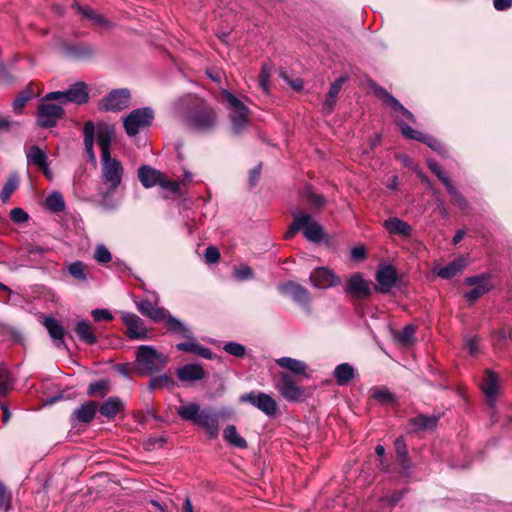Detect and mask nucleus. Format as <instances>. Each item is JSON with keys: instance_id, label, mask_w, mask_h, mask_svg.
<instances>
[{"instance_id": "nucleus-1", "label": "nucleus", "mask_w": 512, "mask_h": 512, "mask_svg": "<svg viewBox=\"0 0 512 512\" xmlns=\"http://www.w3.org/2000/svg\"><path fill=\"white\" fill-rule=\"evenodd\" d=\"M374 91L379 97L383 99L384 103L391 107V109H393V111L396 113L395 118L397 125H399L404 136L423 142L435 151H440L442 145L436 138L414 130L400 119V116H402L410 122L415 121L414 115L409 110H407L394 96H392L382 87H376Z\"/></svg>"}, {"instance_id": "nucleus-2", "label": "nucleus", "mask_w": 512, "mask_h": 512, "mask_svg": "<svg viewBox=\"0 0 512 512\" xmlns=\"http://www.w3.org/2000/svg\"><path fill=\"white\" fill-rule=\"evenodd\" d=\"M177 414L182 420L191 421L203 428L210 438H216L219 434V417L211 409H201L195 402L183 404L177 408Z\"/></svg>"}, {"instance_id": "nucleus-3", "label": "nucleus", "mask_w": 512, "mask_h": 512, "mask_svg": "<svg viewBox=\"0 0 512 512\" xmlns=\"http://www.w3.org/2000/svg\"><path fill=\"white\" fill-rule=\"evenodd\" d=\"M222 94L228 104L231 132L242 135L251 125V110L230 91L223 90Z\"/></svg>"}, {"instance_id": "nucleus-4", "label": "nucleus", "mask_w": 512, "mask_h": 512, "mask_svg": "<svg viewBox=\"0 0 512 512\" xmlns=\"http://www.w3.org/2000/svg\"><path fill=\"white\" fill-rule=\"evenodd\" d=\"M217 112L206 101L200 100L185 116V124L195 131L207 132L217 124Z\"/></svg>"}, {"instance_id": "nucleus-5", "label": "nucleus", "mask_w": 512, "mask_h": 512, "mask_svg": "<svg viewBox=\"0 0 512 512\" xmlns=\"http://www.w3.org/2000/svg\"><path fill=\"white\" fill-rule=\"evenodd\" d=\"M293 222L285 233V239H291L298 231H302L304 237L311 242L319 243L324 239L322 227L306 213L293 212Z\"/></svg>"}, {"instance_id": "nucleus-6", "label": "nucleus", "mask_w": 512, "mask_h": 512, "mask_svg": "<svg viewBox=\"0 0 512 512\" xmlns=\"http://www.w3.org/2000/svg\"><path fill=\"white\" fill-rule=\"evenodd\" d=\"M123 167L120 161L115 158H102L101 170V196L103 199L111 196L122 182Z\"/></svg>"}, {"instance_id": "nucleus-7", "label": "nucleus", "mask_w": 512, "mask_h": 512, "mask_svg": "<svg viewBox=\"0 0 512 512\" xmlns=\"http://www.w3.org/2000/svg\"><path fill=\"white\" fill-rule=\"evenodd\" d=\"M167 362V357L152 346L141 345L137 349L136 363L140 367L141 373L153 374L158 372L166 366Z\"/></svg>"}, {"instance_id": "nucleus-8", "label": "nucleus", "mask_w": 512, "mask_h": 512, "mask_svg": "<svg viewBox=\"0 0 512 512\" xmlns=\"http://www.w3.org/2000/svg\"><path fill=\"white\" fill-rule=\"evenodd\" d=\"M88 99L89 93L87 85L84 82H77L65 91L50 92L44 97V100L47 101L57 100L61 104L75 103L77 105L86 103Z\"/></svg>"}, {"instance_id": "nucleus-9", "label": "nucleus", "mask_w": 512, "mask_h": 512, "mask_svg": "<svg viewBox=\"0 0 512 512\" xmlns=\"http://www.w3.org/2000/svg\"><path fill=\"white\" fill-rule=\"evenodd\" d=\"M154 112L150 107L137 108L131 111L123 120V126L128 136H136L142 129L151 125Z\"/></svg>"}, {"instance_id": "nucleus-10", "label": "nucleus", "mask_w": 512, "mask_h": 512, "mask_svg": "<svg viewBox=\"0 0 512 512\" xmlns=\"http://www.w3.org/2000/svg\"><path fill=\"white\" fill-rule=\"evenodd\" d=\"M130 101L131 92L129 89H114L101 99L99 109L102 111L120 112L129 107Z\"/></svg>"}, {"instance_id": "nucleus-11", "label": "nucleus", "mask_w": 512, "mask_h": 512, "mask_svg": "<svg viewBox=\"0 0 512 512\" xmlns=\"http://www.w3.org/2000/svg\"><path fill=\"white\" fill-rule=\"evenodd\" d=\"M46 101L43 99V103L37 109V124L41 128H52L63 117L64 109L61 105L47 103Z\"/></svg>"}, {"instance_id": "nucleus-12", "label": "nucleus", "mask_w": 512, "mask_h": 512, "mask_svg": "<svg viewBox=\"0 0 512 512\" xmlns=\"http://www.w3.org/2000/svg\"><path fill=\"white\" fill-rule=\"evenodd\" d=\"M240 401L250 403L269 417H273L277 413L278 407L276 401L264 392L252 391L250 393L243 394L240 396Z\"/></svg>"}, {"instance_id": "nucleus-13", "label": "nucleus", "mask_w": 512, "mask_h": 512, "mask_svg": "<svg viewBox=\"0 0 512 512\" xmlns=\"http://www.w3.org/2000/svg\"><path fill=\"white\" fill-rule=\"evenodd\" d=\"M122 321L127 328V335L130 339L146 340L149 338V331L143 320L134 313L123 312Z\"/></svg>"}, {"instance_id": "nucleus-14", "label": "nucleus", "mask_w": 512, "mask_h": 512, "mask_svg": "<svg viewBox=\"0 0 512 512\" xmlns=\"http://www.w3.org/2000/svg\"><path fill=\"white\" fill-rule=\"evenodd\" d=\"M276 388L287 401H300L303 399V388L298 386L293 377L287 373L280 375Z\"/></svg>"}, {"instance_id": "nucleus-15", "label": "nucleus", "mask_w": 512, "mask_h": 512, "mask_svg": "<svg viewBox=\"0 0 512 512\" xmlns=\"http://www.w3.org/2000/svg\"><path fill=\"white\" fill-rule=\"evenodd\" d=\"M155 301L152 302L148 299L135 300L137 310L145 317L150 318L154 322H162L167 317V311L163 307H159L158 296L155 295Z\"/></svg>"}, {"instance_id": "nucleus-16", "label": "nucleus", "mask_w": 512, "mask_h": 512, "mask_svg": "<svg viewBox=\"0 0 512 512\" xmlns=\"http://www.w3.org/2000/svg\"><path fill=\"white\" fill-rule=\"evenodd\" d=\"M310 282L315 288L327 289L341 283L340 278L326 267H318L310 274Z\"/></svg>"}, {"instance_id": "nucleus-17", "label": "nucleus", "mask_w": 512, "mask_h": 512, "mask_svg": "<svg viewBox=\"0 0 512 512\" xmlns=\"http://www.w3.org/2000/svg\"><path fill=\"white\" fill-rule=\"evenodd\" d=\"M465 284L468 286H475L472 290L465 293V298L471 303L478 300L491 289V284L487 275L467 277L465 279Z\"/></svg>"}, {"instance_id": "nucleus-18", "label": "nucleus", "mask_w": 512, "mask_h": 512, "mask_svg": "<svg viewBox=\"0 0 512 512\" xmlns=\"http://www.w3.org/2000/svg\"><path fill=\"white\" fill-rule=\"evenodd\" d=\"M397 280V273L393 266H381L376 272V281L378 283V290L381 293H388L395 285Z\"/></svg>"}, {"instance_id": "nucleus-19", "label": "nucleus", "mask_w": 512, "mask_h": 512, "mask_svg": "<svg viewBox=\"0 0 512 512\" xmlns=\"http://www.w3.org/2000/svg\"><path fill=\"white\" fill-rule=\"evenodd\" d=\"M187 341L178 343L176 345L177 350L188 352L195 354L197 356L203 357L205 359H212L213 353L210 349L202 346L195 337H193L192 332L189 333V337H186Z\"/></svg>"}, {"instance_id": "nucleus-20", "label": "nucleus", "mask_w": 512, "mask_h": 512, "mask_svg": "<svg viewBox=\"0 0 512 512\" xmlns=\"http://www.w3.org/2000/svg\"><path fill=\"white\" fill-rule=\"evenodd\" d=\"M345 292L356 297H367L370 295L369 282L364 280L360 274H354L347 280Z\"/></svg>"}, {"instance_id": "nucleus-21", "label": "nucleus", "mask_w": 512, "mask_h": 512, "mask_svg": "<svg viewBox=\"0 0 512 512\" xmlns=\"http://www.w3.org/2000/svg\"><path fill=\"white\" fill-rule=\"evenodd\" d=\"M481 389L486 396L489 406L493 407L499 390L497 375L492 371H486Z\"/></svg>"}, {"instance_id": "nucleus-22", "label": "nucleus", "mask_w": 512, "mask_h": 512, "mask_svg": "<svg viewBox=\"0 0 512 512\" xmlns=\"http://www.w3.org/2000/svg\"><path fill=\"white\" fill-rule=\"evenodd\" d=\"M42 324L47 329L55 346H57V347L65 346L64 329H63V326L61 325V323L57 319H55L53 317H45L42 321Z\"/></svg>"}, {"instance_id": "nucleus-23", "label": "nucleus", "mask_w": 512, "mask_h": 512, "mask_svg": "<svg viewBox=\"0 0 512 512\" xmlns=\"http://www.w3.org/2000/svg\"><path fill=\"white\" fill-rule=\"evenodd\" d=\"M383 226L390 234L393 235L410 237L412 234L411 225L397 217H390L386 219Z\"/></svg>"}, {"instance_id": "nucleus-24", "label": "nucleus", "mask_w": 512, "mask_h": 512, "mask_svg": "<svg viewBox=\"0 0 512 512\" xmlns=\"http://www.w3.org/2000/svg\"><path fill=\"white\" fill-rule=\"evenodd\" d=\"M98 410L102 416L112 420L124 410V403L119 397L113 396L103 402L100 407L98 406Z\"/></svg>"}, {"instance_id": "nucleus-25", "label": "nucleus", "mask_w": 512, "mask_h": 512, "mask_svg": "<svg viewBox=\"0 0 512 512\" xmlns=\"http://www.w3.org/2000/svg\"><path fill=\"white\" fill-rule=\"evenodd\" d=\"M177 376L182 382H191L203 379L205 371L198 364H186L177 370Z\"/></svg>"}, {"instance_id": "nucleus-26", "label": "nucleus", "mask_w": 512, "mask_h": 512, "mask_svg": "<svg viewBox=\"0 0 512 512\" xmlns=\"http://www.w3.org/2000/svg\"><path fill=\"white\" fill-rule=\"evenodd\" d=\"M282 293L290 296L298 303L307 304L310 300L308 290L300 284L289 282L281 286Z\"/></svg>"}, {"instance_id": "nucleus-27", "label": "nucleus", "mask_w": 512, "mask_h": 512, "mask_svg": "<svg viewBox=\"0 0 512 512\" xmlns=\"http://www.w3.org/2000/svg\"><path fill=\"white\" fill-rule=\"evenodd\" d=\"M162 175V172L150 166H141L138 170L139 180L145 188H151L158 185Z\"/></svg>"}, {"instance_id": "nucleus-28", "label": "nucleus", "mask_w": 512, "mask_h": 512, "mask_svg": "<svg viewBox=\"0 0 512 512\" xmlns=\"http://www.w3.org/2000/svg\"><path fill=\"white\" fill-rule=\"evenodd\" d=\"M98 404L94 401H87L73 412V417L80 423H90L95 418Z\"/></svg>"}, {"instance_id": "nucleus-29", "label": "nucleus", "mask_w": 512, "mask_h": 512, "mask_svg": "<svg viewBox=\"0 0 512 512\" xmlns=\"http://www.w3.org/2000/svg\"><path fill=\"white\" fill-rule=\"evenodd\" d=\"M114 137V131L110 127L99 128L97 131V143L101 150V159L111 157L110 145Z\"/></svg>"}, {"instance_id": "nucleus-30", "label": "nucleus", "mask_w": 512, "mask_h": 512, "mask_svg": "<svg viewBox=\"0 0 512 512\" xmlns=\"http://www.w3.org/2000/svg\"><path fill=\"white\" fill-rule=\"evenodd\" d=\"M345 81L346 78L340 77L331 85L327 93L326 100L323 103V109L326 111V113H330L334 109L339 92Z\"/></svg>"}, {"instance_id": "nucleus-31", "label": "nucleus", "mask_w": 512, "mask_h": 512, "mask_svg": "<svg viewBox=\"0 0 512 512\" xmlns=\"http://www.w3.org/2000/svg\"><path fill=\"white\" fill-rule=\"evenodd\" d=\"M75 332L79 339L88 345H93L97 342L92 326L88 321L82 320L77 322Z\"/></svg>"}, {"instance_id": "nucleus-32", "label": "nucleus", "mask_w": 512, "mask_h": 512, "mask_svg": "<svg viewBox=\"0 0 512 512\" xmlns=\"http://www.w3.org/2000/svg\"><path fill=\"white\" fill-rule=\"evenodd\" d=\"M355 375L354 368L349 363H342L334 369V377L340 386L347 385Z\"/></svg>"}, {"instance_id": "nucleus-33", "label": "nucleus", "mask_w": 512, "mask_h": 512, "mask_svg": "<svg viewBox=\"0 0 512 512\" xmlns=\"http://www.w3.org/2000/svg\"><path fill=\"white\" fill-rule=\"evenodd\" d=\"M437 416H427L424 414H419L409 420L410 424L413 426L414 431H421L424 429H432L436 427L438 422Z\"/></svg>"}, {"instance_id": "nucleus-34", "label": "nucleus", "mask_w": 512, "mask_h": 512, "mask_svg": "<svg viewBox=\"0 0 512 512\" xmlns=\"http://www.w3.org/2000/svg\"><path fill=\"white\" fill-rule=\"evenodd\" d=\"M276 362L280 367L297 375H304L307 369V365L304 362L291 357H282L277 359Z\"/></svg>"}, {"instance_id": "nucleus-35", "label": "nucleus", "mask_w": 512, "mask_h": 512, "mask_svg": "<svg viewBox=\"0 0 512 512\" xmlns=\"http://www.w3.org/2000/svg\"><path fill=\"white\" fill-rule=\"evenodd\" d=\"M465 267L464 259H456L437 270V275L443 279H450L457 275Z\"/></svg>"}, {"instance_id": "nucleus-36", "label": "nucleus", "mask_w": 512, "mask_h": 512, "mask_svg": "<svg viewBox=\"0 0 512 512\" xmlns=\"http://www.w3.org/2000/svg\"><path fill=\"white\" fill-rule=\"evenodd\" d=\"M224 439L232 446L237 448H247V441L238 434L235 425H228L223 431Z\"/></svg>"}, {"instance_id": "nucleus-37", "label": "nucleus", "mask_w": 512, "mask_h": 512, "mask_svg": "<svg viewBox=\"0 0 512 512\" xmlns=\"http://www.w3.org/2000/svg\"><path fill=\"white\" fill-rule=\"evenodd\" d=\"M168 326L169 331L179 334L182 337H189L190 329L179 319L172 316L169 311H167V317L163 320Z\"/></svg>"}, {"instance_id": "nucleus-38", "label": "nucleus", "mask_w": 512, "mask_h": 512, "mask_svg": "<svg viewBox=\"0 0 512 512\" xmlns=\"http://www.w3.org/2000/svg\"><path fill=\"white\" fill-rule=\"evenodd\" d=\"M83 133L86 152L91 160H95V154L93 150L95 127L92 121H87L84 124Z\"/></svg>"}, {"instance_id": "nucleus-39", "label": "nucleus", "mask_w": 512, "mask_h": 512, "mask_svg": "<svg viewBox=\"0 0 512 512\" xmlns=\"http://www.w3.org/2000/svg\"><path fill=\"white\" fill-rule=\"evenodd\" d=\"M27 161L38 168H45V164L48 163L46 153L38 146H32L29 149V152L27 153Z\"/></svg>"}, {"instance_id": "nucleus-40", "label": "nucleus", "mask_w": 512, "mask_h": 512, "mask_svg": "<svg viewBox=\"0 0 512 512\" xmlns=\"http://www.w3.org/2000/svg\"><path fill=\"white\" fill-rule=\"evenodd\" d=\"M110 391V381L107 379H101L94 383H91L87 389V395L104 398Z\"/></svg>"}, {"instance_id": "nucleus-41", "label": "nucleus", "mask_w": 512, "mask_h": 512, "mask_svg": "<svg viewBox=\"0 0 512 512\" xmlns=\"http://www.w3.org/2000/svg\"><path fill=\"white\" fill-rule=\"evenodd\" d=\"M18 186L19 178L17 174H10L0 193V198L2 199V201L7 202L13 194V192L18 189Z\"/></svg>"}, {"instance_id": "nucleus-42", "label": "nucleus", "mask_w": 512, "mask_h": 512, "mask_svg": "<svg viewBox=\"0 0 512 512\" xmlns=\"http://www.w3.org/2000/svg\"><path fill=\"white\" fill-rule=\"evenodd\" d=\"M45 206L52 212H62L65 209L64 198L60 193L54 192L45 199Z\"/></svg>"}, {"instance_id": "nucleus-43", "label": "nucleus", "mask_w": 512, "mask_h": 512, "mask_svg": "<svg viewBox=\"0 0 512 512\" xmlns=\"http://www.w3.org/2000/svg\"><path fill=\"white\" fill-rule=\"evenodd\" d=\"M415 331V326L406 325L402 330L395 333V339L403 345H411L415 341Z\"/></svg>"}, {"instance_id": "nucleus-44", "label": "nucleus", "mask_w": 512, "mask_h": 512, "mask_svg": "<svg viewBox=\"0 0 512 512\" xmlns=\"http://www.w3.org/2000/svg\"><path fill=\"white\" fill-rule=\"evenodd\" d=\"M371 397L382 404H389L395 401L394 395L386 388L374 387L370 390Z\"/></svg>"}, {"instance_id": "nucleus-45", "label": "nucleus", "mask_w": 512, "mask_h": 512, "mask_svg": "<svg viewBox=\"0 0 512 512\" xmlns=\"http://www.w3.org/2000/svg\"><path fill=\"white\" fill-rule=\"evenodd\" d=\"M69 274L76 280L85 282L87 280L86 265L82 261H75L68 266Z\"/></svg>"}, {"instance_id": "nucleus-46", "label": "nucleus", "mask_w": 512, "mask_h": 512, "mask_svg": "<svg viewBox=\"0 0 512 512\" xmlns=\"http://www.w3.org/2000/svg\"><path fill=\"white\" fill-rule=\"evenodd\" d=\"M272 73L273 65L271 63H264L259 74V84L265 92H268L269 90Z\"/></svg>"}, {"instance_id": "nucleus-47", "label": "nucleus", "mask_w": 512, "mask_h": 512, "mask_svg": "<svg viewBox=\"0 0 512 512\" xmlns=\"http://www.w3.org/2000/svg\"><path fill=\"white\" fill-rule=\"evenodd\" d=\"M399 463L403 468H408V456L406 443L403 437H398L394 442Z\"/></svg>"}, {"instance_id": "nucleus-48", "label": "nucleus", "mask_w": 512, "mask_h": 512, "mask_svg": "<svg viewBox=\"0 0 512 512\" xmlns=\"http://www.w3.org/2000/svg\"><path fill=\"white\" fill-rule=\"evenodd\" d=\"M448 194L452 197V201L460 209L466 210L468 208V202L465 197L455 188L453 183H450L447 187Z\"/></svg>"}, {"instance_id": "nucleus-49", "label": "nucleus", "mask_w": 512, "mask_h": 512, "mask_svg": "<svg viewBox=\"0 0 512 512\" xmlns=\"http://www.w3.org/2000/svg\"><path fill=\"white\" fill-rule=\"evenodd\" d=\"M34 97V92L31 90H27L20 94L19 97H17L13 103V111L17 114L22 113L23 108L25 107L26 103Z\"/></svg>"}, {"instance_id": "nucleus-50", "label": "nucleus", "mask_w": 512, "mask_h": 512, "mask_svg": "<svg viewBox=\"0 0 512 512\" xmlns=\"http://www.w3.org/2000/svg\"><path fill=\"white\" fill-rule=\"evenodd\" d=\"M429 169L437 176V178L447 187L452 181L449 177L443 172L441 167L434 161L429 159L428 162Z\"/></svg>"}, {"instance_id": "nucleus-51", "label": "nucleus", "mask_w": 512, "mask_h": 512, "mask_svg": "<svg viewBox=\"0 0 512 512\" xmlns=\"http://www.w3.org/2000/svg\"><path fill=\"white\" fill-rule=\"evenodd\" d=\"M224 351L235 357H243L246 353V348L237 342H228L223 347Z\"/></svg>"}, {"instance_id": "nucleus-52", "label": "nucleus", "mask_w": 512, "mask_h": 512, "mask_svg": "<svg viewBox=\"0 0 512 512\" xmlns=\"http://www.w3.org/2000/svg\"><path fill=\"white\" fill-rule=\"evenodd\" d=\"M172 383H173V380L169 376L163 374V375H159V376L151 378V380L149 382V387L151 389L164 388V387H168Z\"/></svg>"}, {"instance_id": "nucleus-53", "label": "nucleus", "mask_w": 512, "mask_h": 512, "mask_svg": "<svg viewBox=\"0 0 512 512\" xmlns=\"http://www.w3.org/2000/svg\"><path fill=\"white\" fill-rule=\"evenodd\" d=\"M94 258L97 262L105 264L111 261L112 255L104 245H98L95 250Z\"/></svg>"}, {"instance_id": "nucleus-54", "label": "nucleus", "mask_w": 512, "mask_h": 512, "mask_svg": "<svg viewBox=\"0 0 512 512\" xmlns=\"http://www.w3.org/2000/svg\"><path fill=\"white\" fill-rule=\"evenodd\" d=\"M234 277L239 281H244L253 278V270L246 265H243L234 270Z\"/></svg>"}, {"instance_id": "nucleus-55", "label": "nucleus", "mask_w": 512, "mask_h": 512, "mask_svg": "<svg viewBox=\"0 0 512 512\" xmlns=\"http://www.w3.org/2000/svg\"><path fill=\"white\" fill-rule=\"evenodd\" d=\"M158 185L164 189L171 191L174 194L179 192V183L174 180L168 179L164 174L162 175Z\"/></svg>"}, {"instance_id": "nucleus-56", "label": "nucleus", "mask_w": 512, "mask_h": 512, "mask_svg": "<svg viewBox=\"0 0 512 512\" xmlns=\"http://www.w3.org/2000/svg\"><path fill=\"white\" fill-rule=\"evenodd\" d=\"M28 214L22 208H13L10 211V218L15 223H23L28 220Z\"/></svg>"}, {"instance_id": "nucleus-57", "label": "nucleus", "mask_w": 512, "mask_h": 512, "mask_svg": "<svg viewBox=\"0 0 512 512\" xmlns=\"http://www.w3.org/2000/svg\"><path fill=\"white\" fill-rule=\"evenodd\" d=\"M220 259V252L214 246H209L205 251V260L207 263H216Z\"/></svg>"}, {"instance_id": "nucleus-58", "label": "nucleus", "mask_w": 512, "mask_h": 512, "mask_svg": "<svg viewBox=\"0 0 512 512\" xmlns=\"http://www.w3.org/2000/svg\"><path fill=\"white\" fill-rule=\"evenodd\" d=\"M92 316L95 321H111L113 315L107 309H95L92 311Z\"/></svg>"}, {"instance_id": "nucleus-59", "label": "nucleus", "mask_w": 512, "mask_h": 512, "mask_svg": "<svg viewBox=\"0 0 512 512\" xmlns=\"http://www.w3.org/2000/svg\"><path fill=\"white\" fill-rule=\"evenodd\" d=\"M74 7L77 9V11L84 17L89 20H93V18L96 16V12L89 6H81L78 3H74Z\"/></svg>"}, {"instance_id": "nucleus-60", "label": "nucleus", "mask_w": 512, "mask_h": 512, "mask_svg": "<svg viewBox=\"0 0 512 512\" xmlns=\"http://www.w3.org/2000/svg\"><path fill=\"white\" fill-rule=\"evenodd\" d=\"M466 348L470 355H475L479 350L478 339L476 337L468 338L466 340Z\"/></svg>"}, {"instance_id": "nucleus-61", "label": "nucleus", "mask_w": 512, "mask_h": 512, "mask_svg": "<svg viewBox=\"0 0 512 512\" xmlns=\"http://www.w3.org/2000/svg\"><path fill=\"white\" fill-rule=\"evenodd\" d=\"M493 6L498 11H505L512 6V0H493Z\"/></svg>"}, {"instance_id": "nucleus-62", "label": "nucleus", "mask_w": 512, "mask_h": 512, "mask_svg": "<svg viewBox=\"0 0 512 512\" xmlns=\"http://www.w3.org/2000/svg\"><path fill=\"white\" fill-rule=\"evenodd\" d=\"M365 255H366V252H365V249L361 246L359 247H354L352 250H351V258L353 260H362L365 258Z\"/></svg>"}, {"instance_id": "nucleus-63", "label": "nucleus", "mask_w": 512, "mask_h": 512, "mask_svg": "<svg viewBox=\"0 0 512 512\" xmlns=\"http://www.w3.org/2000/svg\"><path fill=\"white\" fill-rule=\"evenodd\" d=\"M308 199L313 205H315L317 207H320L325 203V199L322 195H318V194H314V193H309Z\"/></svg>"}, {"instance_id": "nucleus-64", "label": "nucleus", "mask_w": 512, "mask_h": 512, "mask_svg": "<svg viewBox=\"0 0 512 512\" xmlns=\"http://www.w3.org/2000/svg\"><path fill=\"white\" fill-rule=\"evenodd\" d=\"M403 494L404 493L402 491H398V492L393 493L391 496H387V497L383 498L382 500L384 502H387L389 505H394L398 501H400V499L403 497Z\"/></svg>"}]
</instances>
